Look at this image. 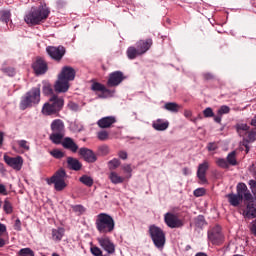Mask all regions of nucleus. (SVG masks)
<instances>
[{
  "instance_id": "nucleus-1",
  "label": "nucleus",
  "mask_w": 256,
  "mask_h": 256,
  "mask_svg": "<svg viewBox=\"0 0 256 256\" xmlns=\"http://www.w3.org/2000/svg\"><path fill=\"white\" fill-rule=\"evenodd\" d=\"M75 69L71 66H64L58 75V80L54 85L56 93H67L69 91V81L75 80Z\"/></svg>"
},
{
  "instance_id": "nucleus-2",
  "label": "nucleus",
  "mask_w": 256,
  "mask_h": 256,
  "mask_svg": "<svg viewBox=\"0 0 256 256\" xmlns=\"http://www.w3.org/2000/svg\"><path fill=\"white\" fill-rule=\"evenodd\" d=\"M49 7L47 5H40L37 8H31L28 14L25 15L24 21L27 25H39L49 17Z\"/></svg>"
},
{
  "instance_id": "nucleus-3",
  "label": "nucleus",
  "mask_w": 256,
  "mask_h": 256,
  "mask_svg": "<svg viewBox=\"0 0 256 256\" xmlns=\"http://www.w3.org/2000/svg\"><path fill=\"white\" fill-rule=\"evenodd\" d=\"M236 191H237V194L230 193L226 195L232 207H239L243 199L245 201H253V194H251V191H249V188H247V184L238 183L236 187Z\"/></svg>"
},
{
  "instance_id": "nucleus-4",
  "label": "nucleus",
  "mask_w": 256,
  "mask_h": 256,
  "mask_svg": "<svg viewBox=\"0 0 256 256\" xmlns=\"http://www.w3.org/2000/svg\"><path fill=\"white\" fill-rule=\"evenodd\" d=\"M95 226L97 231L103 235L113 233V231H115V219L107 213H100L96 217Z\"/></svg>"
},
{
  "instance_id": "nucleus-5",
  "label": "nucleus",
  "mask_w": 256,
  "mask_h": 256,
  "mask_svg": "<svg viewBox=\"0 0 256 256\" xmlns=\"http://www.w3.org/2000/svg\"><path fill=\"white\" fill-rule=\"evenodd\" d=\"M47 102L43 105L41 113L45 116L57 115L63 109L65 100L57 95H52Z\"/></svg>"
},
{
  "instance_id": "nucleus-6",
  "label": "nucleus",
  "mask_w": 256,
  "mask_h": 256,
  "mask_svg": "<svg viewBox=\"0 0 256 256\" xmlns=\"http://www.w3.org/2000/svg\"><path fill=\"white\" fill-rule=\"evenodd\" d=\"M39 101H41V88H32L22 97L20 101V109L25 111V109H29V107L38 105Z\"/></svg>"
},
{
  "instance_id": "nucleus-7",
  "label": "nucleus",
  "mask_w": 256,
  "mask_h": 256,
  "mask_svg": "<svg viewBox=\"0 0 256 256\" xmlns=\"http://www.w3.org/2000/svg\"><path fill=\"white\" fill-rule=\"evenodd\" d=\"M51 131L50 140L55 145H61V141H63V137H65V123L61 119H55L51 123Z\"/></svg>"
},
{
  "instance_id": "nucleus-8",
  "label": "nucleus",
  "mask_w": 256,
  "mask_h": 256,
  "mask_svg": "<svg viewBox=\"0 0 256 256\" xmlns=\"http://www.w3.org/2000/svg\"><path fill=\"white\" fill-rule=\"evenodd\" d=\"M65 177H67V172H65L63 169H60L46 181L48 185H54L55 191H63L67 187Z\"/></svg>"
},
{
  "instance_id": "nucleus-9",
  "label": "nucleus",
  "mask_w": 256,
  "mask_h": 256,
  "mask_svg": "<svg viewBox=\"0 0 256 256\" xmlns=\"http://www.w3.org/2000/svg\"><path fill=\"white\" fill-rule=\"evenodd\" d=\"M149 235L158 249H161L165 246V232L160 227L156 225H151L149 227Z\"/></svg>"
},
{
  "instance_id": "nucleus-10",
  "label": "nucleus",
  "mask_w": 256,
  "mask_h": 256,
  "mask_svg": "<svg viewBox=\"0 0 256 256\" xmlns=\"http://www.w3.org/2000/svg\"><path fill=\"white\" fill-rule=\"evenodd\" d=\"M208 240L212 245H221L225 241V237L221 232V227L216 226L208 231Z\"/></svg>"
},
{
  "instance_id": "nucleus-11",
  "label": "nucleus",
  "mask_w": 256,
  "mask_h": 256,
  "mask_svg": "<svg viewBox=\"0 0 256 256\" xmlns=\"http://www.w3.org/2000/svg\"><path fill=\"white\" fill-rule=\"evenodd\" d=\"M164 221L167 227H170V229H179L183 227V220L179 219V216L171 212H167L164 215Z\"/></svg>"
},
{
  "instance_id": "nucleus-12",
  "label": "nucleus",
  "mask_w": 256,
  "mask_h": 256,
  "mask_svg": "<svg viewBox=\"0 0 256 256\" xmlns=\"http://www.w3.org/2000/svg\"><path fill=\"white\" fill-rule=\"evenodd\" d=\"M3 159L6 165L11 167V169H14V171H21V169H23V157H11L7 154H4Z\"/></svg>"
},
{
  "instance_id": "nucleus-13",
  "label": "nucleus",
  "mask_w": 256,
  "mask_h": 256,
  "mask_svg": "<svg viewBox=\"0 0 256 256\" xmlns=\"http://www.w3.org/2000/svg\"><path fill=\"white\" fill-rule=\"evenodd\" d=\"M48 55L55 61H61L65 56V47L63 46H49L46 48Z\"/></svg>"
},
{
  "instance_id": "nucleus-14",
  "label": "nucleus",
  "mask_w": 256,
  "mask_h": 256,
  "mask_svg": "<svg viewBox=\"0 0 256 256\" xmlns=\"http://www.w3.org/2000/svg\"><path fill=\"white\" fill-rule=\"evenodd\" d=\"M123 79H125L123 72L121 71L112 72L109 75L107 85L108 87H117L118 85H121V83H123Z\"/></svg>"
},
{
  "instance_id": "nucleus-15",
  "label": "nucleus",
  "mask_w": 256,
  "mask_h": 256,
  "mask_svg": "<svg viewBox=\"0 0 256 256\" xmlns=\"http://www.w3.org/2000/svg\"><path fill=\"white\" fill-rule=\"evenodd\" d=\"M97 241L100 247L104 249V251H107L110 255H113V253H115V244L111 242V239H109V237L107 236L99 237L97 238Z\"/></svg>"
},
{
  "instance_id": "nucleus-16",
  "label": "nucleus",
  "mask_w": 256,
  "mask_h": 256,
  "mask_svg": "<svg viewBox=\"0 0 256 256\" xmlns=\"http://www.w3.org/2000/svg\"><path fill=\"white\" fill-rule=\"evenodd\" d=\"M92 91H99L100 94L98 95V97L100 99H107V97H111V95H113V93L111 92V90L107 89L105 87V85L99 83V82H95L92 84L91 86Z\"/></svg>"
},
{
  "instance_id": "nucleus-17",
  "label": "nucleus",
  "mask_w": 256,
  "mask_h": 256,
  "mask_svg": "<svg viewBox=\"0 0 256 256\" xmlns=\"http://www.w3.org/2000/svg\"><path fill=\"white\" fill-rule=\"evenodd\" d=\"M32 68L36 75H45L47 73V62L42 58H37L36 61L32 64Z\"/></svg>"
},
{
  "instance_id": "nucleus-18",
  "label": "nucleus",
  "mask_w": 256,
  "mask_h": 256,
  "mask_svg": "<svg viewBox=\"0 0 256 256\" xmlns=\"http://www.w3.org/2000/svg\"><path fill=\"white\" fill-rule=\"evenodd\" d=\"M79 155H81V157H83V159L87 161V163H95V161H97V156L91 149L80 148Z\"/></svg>"
},
{
  "instance_id": "nucleus-19",
  "label": "nucleus",
  "mask_w": 256,
  "mask_h": 256,
  "mask_svg": "<svg viewBox=\"0 0 256 256\" xmlns=\"http://www.w3.org/2000/svg\"><path fill=\"white\" fill-rule=\"evenodd\" d=\"M115 123H117L115 116H106L97 121V125L100 129H109V127L115 125Z\"/></svg>"
},
{
  "instance_id": "nucleus-20",
  "label": "nucleus",
  "mask_w": 256,
  "mask_h": 256,
  "mask_svg": "<svg viewBox=\"0 0 256 256\" xmlns=\"http://www.w3.org/2000/svg\"><path fill=\"white\" fill-rule=\"evenodd\" d=\"M209 169V162L204 161L198 165L197 177L202 183H207V170Z\"/></svg>"
},
{
  "instance_id": "nucleus-21",
  "label": "nucleus",
  "mask_w": 256,
  "mask_h": 256,
  "mask_svg": "<svg viewBox=\"0 0 256 256\" xmlns=\"http://www.w3.org/2000/svg\"><path fill=\"white\" fill-rule=\"evenodd\" d=\"M151 45H153V40H140L136 43V48L140 52V55H145V53L151 49Z\"/></svg>"
},
{
  "instance_id": "nucleus-22",
  "label": "nucleus",
  "mask_w": 256,
  "mask_h": 256,
  "mask_svg": "<svg viewBox=\"0 0 256 256\" xmlns=\"http://www.w3.org/2000/svg\"><path fill=\"white\" fill-rule=\"evenodd\" d=\"M62 147H64V149H68L72 153H77V151H79V146L71 137H66L63 139Z\"/></svg>"
},
{
  "instance_id": "nucleus-23",
  "label": "nucleus",
  "mask_w": 256,
  "mask_h": 256,
  "mask_svg": "<svg viewBox=\"0 0 256 256\" xmlns=\"http://www.w3.org/2000/svg\"><path fill=\"white\" fill-rule=\"evenodd\" d=\"M243 215L246 219H255L256 217V203H253V200H250L246 206V209L243 212Z\"/></svg>"
},
{
  "instance_id": "nucleus-24",
  "label": "nucleus",
  "mask_w": 256,
  "mask_h": 256,
  "mask_svg": "<svg viewBox=\"0 0 256 256\" xmlns=\"http://www.w3.org/2000/svg\"><path fill=\"white\" fill-rule=\"evenodd\" d=\"M152 127L155 131H167L169 129V121L157 119L152 123Z\"/></svg>"
},
{
  "instance_id": "nucleus-25",
  "label": "nucleus",
  "mask_w": 256,
  "mask_h": 256,
  "mask_svg": "<svg viewBox=\"0 0 256 256\" xmlns=\"http://www.w3.org/2000/svg\"><path fill=\"white\" fill-rule=\"evenodd\" d=\"M67 165L72 171H81V167H83V164H81L78 159L73 157L67 158Z\"/></svg>"
},
{
  "instance_id": "nucleus-26",
  "label": "nucleus",
  "mask_w": 256,
  "mask_h": 256,
  "mask_svg": "<svg viewBox=\"0 0 256 256\" xmlns=\"http://www.w3.org/2000/svg\"><path fill=\"white\" fill-rule=\"evenodd\" d=\"M64 235H65V228L59 227L56 229H52V239L56 243H59V241L63 239Z\"/></svg>"
},
{
  "instance_id": "nucleus-27",
  "label": "nucleus",
  "mask_w": 256,
  "mask_h": 256,
  "mask_svg": "<svg viewBox=\"0 0 256 256\" xmlns=\"http://www.w3.org/2000/svg\"><path fill=\"white\" fill-rule=\"evenodd\" d=\"M235 129L240 137H244L245 134L249 133V125L246 123H238L235 125Z\"/></svg>"
},
{
  "instance_id": "nucleus-28",
  "label": "nucleus",
  "mask_w": 256,
  "mask_h": 256,
  "mask_svg": "<svg viewBox=\"0 0 256 256\" xmlns=\"http://www.w3.org/2000/svg\"><path fill=\"white\" fill-rule=\"evenodd\" d=\"M127 57L128 59H137V57L141 56L142 54L139 52L138 48H135V46H130L127 49Z\"/></svg>"
},
{
  "instance_id": "nucleus-29",
  "label": "nucleus",
  "mask_w": 256,
  "mask_h": 256,
  "mask_svg": "<svg viewBox=\"0 0 256 256\" xmlns=\"http://www.w3.org/2000/svg\"><path fill=\"white\" fill-rule=\"evenodd\" d=\"M164 109H166V111H170V113H179L181 106L175 102H168L164 105Z\"/></svg>"
},
{
  "instance_id": "nucleus-30",
  "label": "nucleus",
  "mask_w": 256,
  "mask_h": 256,
  "mask_svg": "<svg viewBox=\"0 0 256 256\" xmlns=\"http://www.w3.org/2000/svg\"><path fill=\"white\" fill-rule=\"evenodd\" d=\"M109 179L114 185H119V183H123V181H125V178L119 176L117 172H111L109 174Z\"/></svg>"
},
{
  "instance_id": "nucleus-31",
  "label": "nucleus",
  "mask_w": 256,
  "mask_h": 256,
  "mask_svg": "<svg viewBox=\"0 0 256 256\" xmlns=\"http://www.w3.org/2000/svg\"><path fill=\"white\" fill-rule=\"evenodd\" d=\"M226 161L228 165H232V167H235V165H237V152H230L226 157Z\"/></svg>"
},
{
  "instance_id": "nucleus-32",
  "label": "nucleus",
  "mask_w": 256,
  "mask_h": 256,
  "mask_svg": "<svg viewBox=\"0 0 256 256\" xmlns=\"http://www.w3.org/2000/svg\"><path fill=\"white\" fill-rule=\"evenodd\" d=\"M80 183L83 185H86V187H93V179L91 176L83 175L82 177L79 178Z\"/></svg>"
},
{
  "instance_id": "nucleus-33",
  "label": "nucleus",
  "mask_w": 256,
  "mask_h": 256,
  "mask_svg": "<svg viewBox=\"0 0 256 256\" xmlns=\"http://www.w3.org/2000/svg\"><path fill=\"white\" fill-rule=\"evenodd\" d=\"M11 19V11L9 10H2L0 11V21L3 23H9Z\"/></svg>"
},
{
  "instance_id": "nucleus-34",
  "label": "nucleus",
  "mask_w": 256,
  "mask_h": 256,
  "mask_svg": "<svg viewBox=\"0 0 256 256\" xmlns=\"http://www.w3.org/2000/svg\"><path fill=\"white\" fill-rule=\"evenodd\" d=\"M3 210L7 215H11V213H13V205L7 199L4 200Z\"/></svg>"
},
{
  "instance_id": "nucleus-35",
  "label": "nucleus",
  "mask_w": 256,
  "mask_h": 256,
  "mask_svg": "<svg viewBox=\"0 0 256 256\" xmlns=\"http://www.w3.org/2000/svg\"><path fill=\"white\" fill-rule=\"evenodd\" d=\"M72 211H74V213H77L78 215H83V213H85L86 209L85 206L78 204V205H72L71 206Z\"/></svg>"
},
{
  "instance_id": "nucleus-36",
  "label": "nucleus",
  "mask_w": 256,
  "mask_h": 256,
  "mask_svg": "<svg viewBox=\"0 0 256 256\" xmlns=\"http://www.w3.org/2000/svg\"><path fill=\"white\" fill-rule=\"evenodd\" d=\"M50 155L54 157V159H63L65 157V153L59 149H54L50 151Z\"/></svg>"
},
{
  "instance_id": "nucleus-37",
  "label": "nucleus",
  "mask_w": 256,
  "mask_h": 256,
  "mask_svg": "<svg viewBox=\"0 0 256 256\" xmlns=\"http://www.w3.org/2000/svg\"><path fill=\"white\" fill-rule=\"evenodd\" d=\"M18 255L19 256H35V252H33V250H31V248H22L18 252Z\"/></svg>"
},
{
  "instance_id": "nucleus-38",
  "label": "nucleus",
  "mask_w": 256,
  "mask_h": 256,
  "mask_svg": "<svg viewBox=\"0 0 256 256\" xmlns=\"http://www.w3.org/2000/svg\"><path fill=\"white\" fill-rule=\"evenodd\" d=\"M216 165H218V167H221V169H229V163L227 162V160H225V158L216 159Z\"/></svg>"
},
{
  "instance_id": "nucleus-39",
  "label": "nucleus",
  "mask_w": 256,
  "mask_h": 256,
  "mask_svg": "<svg viewBox=\"0 0 256 256\" xmlns=\"http://www.w3.org/2000/svg\"><path fill=\"white\" fill-rule=\"evenodd\" d=\"M122 169L124 171V173H127L128 175L126 176V179H131L132 174L133 173V168H131V164H124L122 166Z\"/></svg>"
},
{
  "instance_id": "nucleus-40",
  "label": "nucleus",
  "mask_w": 256,
  "mask_h": 256,
  "mask_svg": "<svg viewBox=\"0 0 256 256\" xmlns=\"http://www.w3.org/2000/svg\"><path fill=\"white\" fill-rule=\"evenodd\" d=\"M109 165V169H117V167H119V165H121V161H119V159L114 158L113 160H110L108 162Z\"/></svg>"
},
{
  "instance_id": "nucleus-41",
  "label": "nucleus",
  "mask_w": 256,
  "mask_h": 256,
  "mask_svg": "<svg viewBox=\"0 0 256 256\" xmlns=\"http://www.w3.org/2000/svg\"><path fill=\"white\" fill-rule=\"evenodd\" d=\"M230 111H231V108H229V106L223 105L220 107V109H218L217 114L223 116V115H227Z\"/></svg>"
},
{
  "instance_id": "nucleus-42",
  "label": "nucleus",
  "mask_w": 256,
  "mask_h": 256,
  "mask_svg": "<svg viewBox=\"0 0 256 256\" xmlns=\"http://www.w3.org/2000/svg\"><path fill=\"white\" fill-rule=\"evenodd\" d=\"M17 145H19L21 149H24V151H29L30 149L29 142H27V140H18Z\"/></svg>"
},
{
  "instance_id": "nucleus-43",
  "label": "nucleus",
  "mask_w": 256,
  "mask_h": 256,
  "mask_svg": "<svg viewBox=\"0 0 256 256\" xmlns=\"http://www.w3.org/2000/svg\"><path fill=\"white\" fill-rule=\"evenodd\" d=\"M68 109H70V111H81V107L79 106V104L75 103V102H69L68 103Z\"/></svg>"
},
{
  "instance_id": "nucleus-44",
  "label": "nucleus",
  "mask_w": 256,
  "mask_h": 256,
  "mask_svg": "<svg viewBox=\"0 0 256 256\" xmlns=\"http://www.w3.org/2000/svg\"><path fill=\"white\" fill-rule=\"evenodd\" d=\"M248 133V139H247V142L248 143H253L254 141H256V131L255 130H252V131H249L246 132Z\"/></svg>"
},
{
  "instance_id": "nucleus-45",
  "label": "nucleus",
  "mask_w": 256,
  "mask_h": 256,
  "mask_svg": "<svg viewBox=\"0 0 256 256\" xmlns=\"http://www.w3.org/2000/svg\"><path fill=\"white\" fill-rule=\"evenodd\" d=\"M98 139L100 141H107L109 139V133L105 130L98 132Z\"/></svg>"
},
{
  "instance_id": "nucleus-46",
  "label": "nucleus",
  "mask_w": 256,
  "mask_h": 256,
  "mask_svg": "<svg viewBox=\"0 0 256 256\" xmlns=\"http://www.w3.org/2000/svg\"><path fill=\"white\" fill-rule=\"evenodd\" d=\"M91 253L94 256H103V251H101V248L96 246L91 247Z\"/></svg>"
},
{
  "instance_id": "nucleus-47",
  "label": "nucleus",
  "mask_w": 256,
  "mask_h": 256,
  "mask_svg": "<svg viewBox=\"0 0 256 256\" xmlns=\"http://www.w3.org/2000/svg\"><path fill=\"white\" fill-rule=\"evenodd\" d=\"M203 115L206 118L215 117V113H213V109L211 107H208V108L204 109Z\"/></svg>"
},
{
  "instance_id": "nucleus-48",
  "label": "nucleus",
  "mask_w": 256,
  "mask_h": 256,
  "mask_svg": "<svg viewBox=\"0 0 256 256\" xmlns=\"http://www.w3.org/2000/svg\"><path fill=\"white\" fill-rule=\"evenodd\" d=\"M194 197H203V195H205L206 190L205 188H197L194 190Z\"/></svg>"
},
{
  "instance_id": "nucleus-49",
  "label": "nucleus",
  "mask_w": 256,
  "mask_h": 256,
  "mask_svg": "<svg viewBox=\"0 0 256 256\" xmlns=\"http://www.w3.org/2000/svg\"><path fill=\"white\" fill-rule=\"evenodd\" d=\"M43 93L44 95H51L53 93V88H51L50 84H45L43 86Z\"/></svg>"
},
{
  "instance_id": "nucleus-50",
  "label": "nucleus",
  "mask_w": 256,
  "mask_h": 256,
  "mask_svg": "<svg viewBox=\"0 0 256 256\" xmlns=\"http://www.w3.org/2000/svg\"><path fill=\"white\" fill-rule=\"evenodd\" d=\"M3 73H6L9 77L15 76V69L13 68H4L2 69Z\"/></svg>"
},
{
  "instance_id": "nucleus-51",
  "label": "nucleus",
  "mask_w": 256,
  "mask_h": 256,
  "mask_svg": "<svg viewBox=\"0 0 256 256\" xmlns=\"http://www.w3.org/2000/svg\"><path fill=\"white\" fill-rule=\"evenodd\" d=\"M218 147H219V146H218L217 143H215V142H210V143H208V145H207L208 151H217Z\"/></svg>"
},
{
  "instance_id": "nucleus-52",
  "label": "nucleus",
  "mask_w": 256,
  "mask_h": 256,
  "mask_svg": "<svg viewBox=\"0 0 256 256\" xmlns=\"http://www.w3.org/2000/svg\"><path fill=\"white\" fill-rule=\"evenodd\" d=\"M249 186H250V189H251L253 195L256 197V181L255 180H250L249 181Z\"/></svg>"
},
{
  "instance_id": "nucleus-53",
  "label": "nucleus",
  "mask_w": 256,
  "mask_h": 256,
  "mask_svg": "<svg viewBox=\"0 0 256 256\" xmlns=\"http://www.w3.org/2000/svg\"><path fill=\"white\" fill-rule=\"evenodd\" d=\"M196 225H198V227H201V225H205V217H203L202 215H199L196 218Z\"/></svg>"
},
{
  "instance_id": "nucleus-54",
  "label": "nucleus",
  "mask_w": 256,
  "mask_h": 256,
  "mask_svg": "<svg viewBox=\"0 0 256 256\" xmlns=\"http://www.w3.org/2000/svg\"><path fill=\"white\" fill-rule=\"evenodd\" d=\"M99 151L102 153V155H108L109 154V147L107 146H101L99 148Z\"/></svg>"
},
{
  "instance_id": "nucleus-55",
  "label": "nucleus",
  "mask_w": 256,
  "mask_h": 256,
  "mask_svg": "<svg viewBox=\"0 0 256 256\" xmlns=\"http://www.w3.org/2000/svg\"><path fill=\"white\" fill-rule=\"evenodd\" d=\"M14 229L16 231H21V220L20 219H16L15 224H14Z\"/></svg>"
},
{
  "instance_id": "nucleus-56",
  "label": "nucleus",
  "mask_w": 256,
  "mask_h": 256,
  "mask_svg": "<svg viewBox=\"0 0 256 256\" xmlns=\"http://www.w3.org/2000/svg\"><path fill=\"white\" fill-rule=\"evenodd\" d=\"M184 117H186V119H191V117H193V112L191 110H185Z\"/></svg>"
},
{
  "instance_id": "nucleus-57",
  "label": "nucleus",
  "mask_w": 256,
  "mask_h": 256,
  "mask_svg": "<svg viewBox=\"0 0 256 256\" xmlns=\"http://www.w3.org/2000/svg\"><path fill=\"white\" fill-rule=\"evenodd\" d=\"M118 156L120 159H123V160L127 159V157H128L127 152H125V151H120L118 153Z\"/></svg>"
},
{
  "instance_id": "nucleus-58",
  "label": "nucleus",
  "mask_w": 256,
  "mask_h": 256,
  "mask_svg": "<svg viewBox=\"0 0 256 256\" xmlns=\"http://www.w3.org/2000/svg\"><path fill=\"white\" fill-rule=\"evenodd\" d=\"M0 194L7 195V188H5V185L3 184H0Z\"/></svg>"
},
{
  "instance_id": "nucleus-59",
  "label": "nucleus",
  "mask_w": 256,
  "mask_h": 256,
  "mask_svg": "<svg viewBox=\"0 0 256 256\" xmlns=\"http://www.w3.org/2000/svg\"><path fill=\"white\" fill-rule=\"evenodd\" d=\"M0 233H7V226L0 222Z\"/></svg>"
},
{
  "instance_id": "nucleus-60",
  "label": "nucleus",
  "mask_w": 256,
  "mask_h": 256,
  "mask_svg": "<svg viewBox=\"0 0 256 256\" xmlns=\"http://www.w3.org/2000/svg\"><path fill=\"white\" fill-rule=\"evenodd\" d=\"M221 119H222V115H217V116H214V121L215 123H221Z\"/></svg>"
},
{
  "instance_id": "nucleus-61",
  "label": "nucleus",
  "mask_w": 256,
  "mask_h": 256,
  "mask_svg": "<svg viewBox=\"0 0 256 256\" xmlns=\"http://www.w3.org/2000/svg\"><path fill=\"white\" fill-rule=\"evenodd\" d=\"M5 245H6L5 239L0 238V247H5Z\"/></svg>"
},
{
  "instance_id": "nucleus-62",
  "label": "nucleus",
  "mask_w": 256,
  "mask_h": 256,
  "mask_svg": "<svg viewBox=\"0 0 256 256\" xmlns=\"http://www.w3.org/2000/svg\"><path fill=\"white\" fill-rule=\"evenodd\" d=\"M204 79H213V75L207 73V74H204Z\"/></svg>"
},
{
  "instance_id": "nucleus-63",
  "label": "nucleus",
  "mask_w": 256,
  "mask_h": 256,
  "mask_svg": "<svg viewBox=\"0 0 256 256\" xmlns=\"http://www.w3.org/2000/svg\"><path fill=\"white\" fill-rule=\"evenodd\" d=\"M252 127H256V116L251 120Z\"/></svg>"
},
{
  "instance_id": "nucleus-64",
  "label": "nucleus",
  "mask_w": 256,
  "mask_h": 256,
  "mask_svg": "<svg viewBox=\"0 0 256 256\" xmlns=\"http://www.w3.org/2000/svg\"><path fill=\"white\" fill-rule=\"evenodd\" d=\"M183 173H184V175H188V174H189V169L184 168V169H183Z\"/></svg>"
}]
</instances>
